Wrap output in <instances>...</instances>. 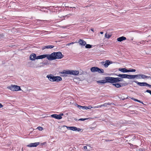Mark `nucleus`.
<instances>
[{
    "mask_svg": "<svg viewBox=\"0 0 151 151\" xmlns=\"http://www.w3.org/2000/svg\"><path fill=\"white\" fill-rule=\"evenodd\" d=\"M46 57L49 60H52L57 59H61L64 57L60 52H53L50 54H45Z\"/></svg>",
    "mask_w": 151,
    "mask_h": 151,
    "instance_id": "nucleus-1",
    "label": "nucleus"
},
{
    "mask_svg": "<svg viewBox=\"0 0 151 151\" xmlns=\"http://www.w3.org/2000/svg\"><path fill=\"white\" fill-rule=\"evenodd\" d=\"M60 74L64 75L69 74L73 75H77L79 73V72L78 71L73 70H64L63 72H60Z\"/></svg>",
    "mask_w": 151,
    "mask_h": 151,
    "instance_id": "nucleus-2",
    "label": "nucleus"
},
{
    "mask_svg": "<svg viewBox=\"0 0 151 151\" xmlns=\"http://www.w3.org/2000/svg\"><path fill=\"white\" fill-rule=\"evenodd\" d=\"M109 79L110 83H111L122 81H123V79L119 77L114 78L109 77Z\"/></svg>",
    "mask_w": 151,
    "mask_h": 151,
    "instance_id": "nucleus-3",
    "label": "nucleus"
},
{
    "mask_svg": "<svg viewBox=\"0 0 151 151\" xmlns=\"http://www.w3.org/2000/svg\"><path fill=\"white\" fill-rule=\"evenodd\" d=\"M91 71L93 73L98 72L99 73H103L104 72L103 69L97 67H93L91 68Z\"/></svg>",
    "mask_w": 151,
    "mask_h": 151,
    "instance_id": "nucleus-4",
    "label": "nucleus"
},
{
    "mask_svg": "<svg viewBox=\"0 0 151 151\" xmlns=\"http://www.w3.org/2000/svg\"><path fill=\"white\" fill-rule=\"evenodd\" d=\"M12 91H17L21 90L20 87L17 85H11V86L7 87Z\"/></svg>",
    "mask_w": 151,
    "mask_h": 151,
    "instance_id": "nucleus-5",
    "label": "nucleus"
},
{
    "mask_svg": "<svg viewBox=\"0 0 151 151\" xmlns=\"http://www.w3.org/2000/svg\"><path fill=\"white\" fill-rule=\"evenodd\" d=\"M117 76L120 77L122 78H127L129 79H131V75H129L126 74H119L116 75Z\"/></svg>",
    "mask_w": 151,
    "mask_h": 151,
    "instance_id": "nucleus-6",
    "label": "nucleus"
},
{
    "mask_svg": "<svg viewBox=\"0 0 151 151\" xmlns=\"http://www.w3.org/2000/svg\"><path fill=\"white\" fill-rule=\"evenodd\" d=\"M105 104L102 105H98L97 106H84V109H91V108L96 109L98 108H100L102 106H106V105Z\"/></svg>",
    "mask_w": 151,
    "mask_h": 151,
    "instance_id": "nucleus-7",
    "label": "nucleus"
},
{
    "mask_svg": "<svg viewBox=\"0 0 151 151\" xmlns=\"http://www.w3.org/2000/svg\"><path fill=\"white\" fill-rule=\"evenodd\" d=\"M102 65L104 66L105 68H107L108 66L112 63L111 61L109 60H106L105 62L103 61L101 62Z\"/></svg>",
    "mask_w": 151,
    "mask_h": 151,
    "instance_id": "nucleus-8",
    "label": "nucleus"
},
{
    "mask_svg": "<svg viewBox=\"0 0 151 151\" xmlns=\"http://www.w3.org/2000/svg\"><path fill=\"white\" fill-rule=\"evenodd\" d=\"M105 80H102L97 81V83H110L109 77H106L105 78Z\"/></svg>",
    "mask_w": 151,
    "mask_h": 151,
    "instance_id": "nucleus-9",
    "label": "nucleus"
},
{
    "mask_svg": "<svg viewBox=\"0 0 151 151\" xmlns=\"http://www.w3.org/2000/svg\"><path fill=\"white\" fill-rule=\"evenodd\" d=\"M39 142H36L34 143H31L27 145V146L29 147H35L39 145Z\"/></svg>",
    "mask_w": 151,
    "mask_h": 151,
    "instance_id": "nucleus-10",
    "label": "nucleus"
},
{
    "mask_svg": "<svg viewBox=\"0 0 151 151\" xmlns=\"http://www.w3.org/2000/svg\"><path fill=\"white\" fill-rule=\"evenodd\" d=\"M55 77L52 74L48 75L46 77L48 78L49 80L51 82H54Z\"/></svg>",
    "mask_w": 151,
    "mask_h": 151,
    "instance_id": "nucleus-11",
    "label": "nucleus"
},
{
    "mask_svg": "<svg viewBox=\"0 0 151 151\" xmlns=\"http://www.w3.org/2000/svg\"><path fill=\"white\" fill-rule=\"evenodd\" d=\"M132 82H134L140 86H146L147 83L146 82H139L137 81H134Z\"/></svg>",
    "mask_w": 151,
    "mask_h": 151,
    "instance_id": "nucleus-12",
    "label": "nucleus"
},
{
    "mask_svg": "<svg viewBox=\"0 0 151 151\" xmlns=\"http://www.w3.org/2000/svg\"><path fill=\"white\" fill-rule=\"evenodd\" d=\"M29 59L30 60L34 61L36 59V55L34 53L31 54L29 56Z\"/></svg>",
    "mask_w": 151,
    "mask_h": 151,
    "instance_id": "nucleus-13",
    "label": "nucleus"
},
{
    "mask_svg": "<svg viewBox=\"0 0 151 151\" xmlns=\"http://www.w3.org/2000/svg\"><path fill=\"white\" fill-rule=\"evenodd\" d=\"M51 116L53 117L54 118L56 119H60L62 118V117L60 116V115H58L57 114H52L51 115Z\"/></svg>",
    "mask_w": 151,
    "mask_h": 151,
    "instance_id": "nucleus-14",
    "label": "nucleus"
},
{
    "mask_svg": "<svg viewBox=\"0 0 151 151\" xmlns=\"http://www.w3.org/2000/svg\"><path fill=\"white\" fill-rule=\"evenodd\" d=\"M141 74H139L135 75H131V79H134L136 78L137 79H141Z\"/></svg>",
    "mask_w": 151,
    "mask_h": 151,
    "instance_id": "nucleus-15",
    "label": "nucleus"
},
{
    "mask_svg": "<svg viewBox=\"0 0 151 151\" xmlns=\"http://www.w3.org/2000/svg\"><path fill=\"white\" fill-rule=\"evenodd\" d=\"M79 44L81 45L85 46L86 44V42L83 40L80 39L78 42Z\"/></svg>",
    "mask_w": 151,
    "mask_h": 151,
    "instance_id": "nucleus-16",
    "label": "nucleus"
},
{
    "mask_svg": "<svg viewBox=\"0 0 151 151\" xmlns=\"http://www.w3.org/2000/svg\"><path fill=\"white\" fill-rule=\"evenodd\" d=\"M62 80V78L58 76H55L54 79V81L59 82L61 81Z\"/></svg>",
    "mask_w": 151,
    "mask_h": 151,
    "instance_id": "nucleus-17",
    "label": "nucleus"
},
{
    "mask_svg": "<svg viewBox=\"0 0 151 151\" xmlns=\"http://www.w3.org/2000/svg\"><path fill=\"white\" fill-rule=\"evenodd\" d=\"M118 70L122 73H125L128 72V69L125 68H119Z\"/></svg>",
    "mask_w": 151,
    "mask_h": 151,
    "instance_id": "nucleus-18",
    "label": "nucleus"
},
{
    "mask_svg": "<svg viewBox=\"0 0 151 151\" xmlns=\"http://www.w3.org/2000/svg\"><path fill=\"white\" fill-rule=\"evenodd\" d=\"M46 58L45 54L41 55L38 56H36V59H40Z\"/></svg>",
    "mask_w": 151,
    "mask_h": 151,
    "instance_id": "nucleus-19",
    "label": "nucleus"
},
{
    "mask_svg": "<svg viewBox=\"0 0 151 151\" xmlns=\"http://www.w3.org/2000/svg\"><path fill=\"white\" fill-rule=\"evenodd\" d=\"M126 40V37L124 36H122L119 37L117 39V41L120 42H121L123 40Z\"/></svg>",
    "mask_w": 151,
    "mask_h": 151,
    "instance_id": "nucleus-20",
    "label": "nucleus"
},
{
    "mask_svg": "<svg viewBox=\"0 0 151 151\" xmlns=\"http://www.w3.org/2000/svg\"><path fill=\"white\" fill-rule=\"evenodd\" d=\"M70 130L73 131H77L78 132L80 131L81 129L79 128H78L76 127H71V129Z\"/></svg>",
    "mask_w": 151,
    "mask_h": 151,
    "instance_id": "nucleus-21",
    "label": "nucleus"
},
{
    "mask_svg": "<svg viewBox=\"0 0 151 151\" xmlns=\"http://www.w3.org/2000/svg\"><path fill=\"white\" fill-rule=\"evenodd\" d=\"M120 84H122V83H112V85L115 86L117 88H119L122 86H123V85L122 84L121 85Z\"/></svg>",
    "mask_w": 151,
    "mask_h": 151,
    "instance_id": "nucleus-22",
    "label": "nucleus"
},
{
    "mask_svg": "<svg viewBox=\"0 0 151 151\" xmlns=\"http://www.w3.org/2000/svg\"><path fill=\"white\" fill-rule=\"evenodd\" d=\"M54 46L52 45H46L43 47L42 49L44 50L45 49H49L53 48Z\"/></svg>",
    "mask_w": 151,
    "mask_h": 151,
    "instance_id": "nucleus-23",
    "label": "nucleus"
},
{
    "mask_svg": "<svg viewBox=\"0 0 151 151\" xmlns=\"http://www.w3.org/2000/svg\"><path fill=\"white\" fill-rule=\"evenodd\" d=\"M141 79H145L146 78H149V77L146 75H144L143 74H141Z\"/></svg>",
    "mask_w": 151,
    "mask_h": 151,
    "instance_id": "nucleus-24",
    "label": "nucleus"
},
{
    "mask_svg": "<svg viewBox=\"0 0 151 151\" xmlns=\"http://www.w3.org/2000/svg\"><path fill=\"white\" fill-rule=\"evenodd\" d=\"M132 99L133 100H134L135 101H137L139 103H142V104H144V103L142 102L141 101H140V100H139L137 99H135L134 98H132Z\"/></svg>",
    "mask_w": 151,
    "mask_h": 151,
    "instance_id": "nucleus-25",
    "label": "nucleus"
},
{
    "mask_svg": "<svg viewBox=\"0 0 151 151\" xmlns=\"http://www.w3.org/2000/svg\"><path fill=\"white\" fill-rule=\"evenodd\" d=\"M85 47L86 48H90L92 47V45L90 44H86Z\"/></svg>",
    "mask_w": 151,
    "mask_h": 151,
    "instance_id": "nucleus-26",
    "label": "nucleus"
},
{
    "mask_svg": "<svg viewBox=\"0 0 151 151\" xmlns=\"http://www.w3.org/2000/svg\"><path fill=\"white\" fill-rule=\"evenodd\" d=\"M77 105V107L80 109H84V106H82L79 105L78 104H76Z\"/></svg>",
    "mask_w": 151,
    "mask_h": 151,
    "instance_id": "nucleus-27",
    "label": "nucleus"
},
{
    "mask_svg": "<svg viewBox=\"0 0 151 151\" xmlns=\"http://www.w3.org/2000/svg\"><path fill=\"white\" fill-rule=\"evenodd\" d=\"M111 36V35H109V34H107V33H106L105 35V37L107 38H109Z\"/></svg>",
    "mask_w": 151,
    "mask_h": 151,
    "instance_id": "nucleus-28",
    "label": "nucleus"
},
{
    "mask_svg": "<svg viewBox=\"0 0 151 151\" xmlns=\"http://www.w3.org/2000/svg\"><path fill=\"white\" fill-rule=\"evenodd\" d=\"M40 64H42V65H41L40 66V67L43 66L47 65V63H44L43 62H42L40 63Z\"/></svg>",
    "mask_w": 151,
    "mask_h": 151,
    "instance_id": "nucleus-29",
    "label": "nucleus"
},
{
    "mask_svg": "<svg viewBox=\"0 0 151 151\" xmlns=\"http://www.w3.org/2000/svg\"><path fill=\"white\" fill-rule=\"evenodd\" d=\"M136 71V70L134 69H128V72H135Z\"/></svg>",
    "mask_w": 151,
    "mask_h": 151,
    "instance_id": "nucleus-30",
    "label": "nucleus"
},
{
    "mask_svg": "<svg viewBox=\"0 0 151 151\" xmlns=\"http://www.w3.org/2000/svg\"><path fill=\"white\" fill-rule=\"evenodd\" d=\"M88 118H81L79 119H78L79 121H84L88 119Z\"/></svg>",
    "mask_w": 151,
    "mask_h": 151,
    "instance_id": "nucleus-31",
    "label": "nucleus"
},
{
    "mask_svg": "<svg viewBox=\"0 0 151 151\" xmlns=\"http://www.w3.org/2000/svg\"><path fill=\"white\" fill-rule=\"evenodd\" d=\"M37 129L40 131H42L43 129V128L41 127H37Z\"/></svg>",
    "mask_w": 151,
    "mask_h": 151,
    "instance_id": "nucleus-32",
    "label": "nucleus"
},
{
    "mask_svg": "<svg viewBox=\"0 0 151 151\" xmlns=\"http://www.w3.org/2000/svg\"><path fill=\"white\" fill-rule=\"evenodd\" d=\"M146 92L149 93L151 95V91L149 90H147L146 91Z\"/></svg>",
    "mask_w": 151,
    "mask_h": 151,
    "instance_id": "nucleus-33",
    "label": "nucleus"
},
{
    "mask_svg": "<svg viewBox=\"0 0 151 151\" xmlns=\"http://www.w3.org/2000/svg\"><path fill=\"white\" fill-rule=\"evenodd\" d=\"M63 127H66V128L68 129H69V130H70L71 129V127H68V126H63Z\"/></svg>",
    "mask_w": 151,
    "mask_h": 151,
    "instance_id": "nucleus-34",
    "label": "nucleus"
},
{
    "mask_svg": "<svg viewBox=\"0 0 151 151\" xmlns=\"http://www.w3.org/2000/svg\"><path fill=\"white\" fill-rule=\"evenodd\" d=\"M73 15V14H69L68 15H65L64 16V17H69V15Z\"/></svg>",
    "mask_w": 151,
    "mask_h": 151,
    "instance_id": "nucleus-35",
    "label": "nucleus"
},
{
    "mask_svg": "<svg viewBox=\"0 0 151 151\" xmlns=\"http://www.w3.org/2000/svg\"><path fill=\"white\" fill-rule=\"evenodd\" d=\"M146 86H148L150 88H151V85L148 84L147 83Z\"/></svg>",
    "mask_w": 151,
    "mask_h": 151,
    "instance_id": "nucleus-36",
    "label": "nucleus"
},
{
    "mask_svg": "<svg viewBox=\"0 0 151 151\" xmlns=\"http://www.w3.org/2000/svg\"><path fill=\"white\" fill-rule=\"evenodd\" d=\"M144 42H148V41L145 40V41H142L140 42V43L141 44L143 43H144Z\"/></svg>",
    "mask_w": 151,
    "mask_h": 151,
    "instance_id": "nucleus-37",
    "label": "nucleus"
},
{
    "mask_svg": "<svg viewBox=\"0 0 151 151\" xmlns=\"http://www.w3.org/2000/svg\"><path fill=\"white\" fill-rule=\"evenodd\" d=\"M74 43L73 42H72L70 43L69 44H67L66 45L69 46V45H70L73 44Z\"/></svg>",
    "mask_w": 151,
    "mask_h": 151,
    "instance_id": "nucleus-38",
    "label": "nucleus"
},
{
    "mask_svg": "<svg viewBox=\"0 0 151 151\" xmlns=\"http://www.w3.org/2000/svg\"><path fill=\"white\" fill-rule=\"evenodd\" d=\"M83 148L84 149H87V147L86 146H84L83 147Z\"/></svg>",
    "mask_w": 151,
    "mask_h": 151,
    "instance_id": "nucleus-39",
    "label": "nucleus"
},
{
    "mask_svg": "<svg viewBox=\"0 0 151 151\" xmlns=\"http://www.w3.org/2000/svg\"><path fill=\"white\" fill-rule=\"evenodd\" d=\"M59 115H60L61 116H62L63 115V113H61L59 114Z\"/></svg>",
    "mask_w": 151,
    "mask_h": 151,
    "instance_id": "nucleus-40",
    "label": "nucleus"
},
{
    "mask_svg": "<svg viewBox=\"0 0 151 151\" xmlns=\"http://www.w3.org/2000/svg\"><path fill=\"white\" fill-rule=\"evenodd\" d=\"M3 106L2 104H0V108H2Z\"/></svg>",
    "mask_w": 151,
    "mask_h": 151,
    "instance_id": "nucleus-41",
    "label": "nucleus"
},
{
    "mask_svg": "<svg viewBox=\"0 0 151 151\" xmlns=\"http://www.w3.org/2000/svg\"><path fill=\"white\" fill-rule=\"evenodd\" d=\"M45 144H46V142H43V143H42V145H45Z\"/></svg>",
    "mask_w": 151,
    "mask_h": 151,
    "instance_id": "nucleus-42",
    "label": "nucleus"
},
{
    "mask_svg": "<svg viewBox=\"0 0 151 151\" xmlns=\"http://www.w3.org/2000/svg\"><path fill=\"white\" fill-rule=\"evenodd\" d=\"M62 27L63 28H65L67 27L66 26H63Z\"/></svg>",
    "mask_w": 151,
    "mask_h": 151,
    "instance_id": "nucleus-43",
    "label": "nucleus"
},
{
    "mask_svg": "<svg viewBox=\"0 0 151 151\" xmlns=\"http://www.w3.org/2000/svg\"><path fill=\"white\" fill-rule=\"evenodd\" d=\"M91 30L93 32H94V29L93 28H91Z\"/></svg>",
    "mask_w": 151,
    "mask_h": 151,
    "instance_id": "nucleus-44",
    "label": "nucleus"
},
{
    "mask_svg": "<svg viewBox=\"0 0 151 151\" xmlns=\"http://www.w3.org/2000/svg\"><path fill=\"white\" fill-rule=\"evenodd\" d=\"M61 76H67V75H61Z\"/></svg>",
    "mask_w": 151,
    "mask_h": 151,
    "instance_id": "nucleus-45",
    "label": "nucleus"
},
{
    "mask_svg": "<svg viewBox=\"0 0 151 151\" xmlns=\"http://www.w3.org/2000/svg\"><path fill=\"white\" fill-rule=\"evenodd\" d=\"M100 33L101 34H103V32H100Z\"/></svg>",
    "mask_w": 151,
    "mask_h": 151,
    "instance_id": "nucleus-46",
    "label": "nucleus"
},
{
    "mask_svg": "<svg viewBox=\"0 0 151 151\" xmlns=\"http://www.w3.org/2000/svg\"><path fill=\"white\" fill-rule=\"evenodd\" d=\"M2 37L0 34V39L1 38V37Z\"/></svg>",
    "mask_w": 151,
    "mask_h": 151,
    "instance_id": "nucleus-47",
    "label": "nucleus"
},
{
    "mask_svg": "<svg viewBox=\"0 0 151 151\" xmlns=\"http://www.w3.org/2000/svg\"><path fill=\"white\" fill-rule=\"evenodd\" d=\"M149 77V78H150L151 79V76H148Z\"/></svg>",
    "mask_w": 151,
    "mask_h": 151,
    "instance_id": "nucleus-48",
    "label": "nucleus"
},
{
    "mask_svg": "<svg viewBox=\"0 0 151 151\" xmlns=\"http://www.w3.org/2000/svg\"><path fill=\"white\" fill-rule=\"evenodd\" d=\"M74 120H76V121H77V120H77V119H74Z\"/></svg>",
    "mask_w": 151,
    "mask_h": 151,
    "instance_id": "nucleus-49",
    "label": "nucleus"
},
{
    "mask_svg": "<svg viewBox=\"0 0 151 151\" xmlns=\"http://www.w3.org/2000/svg\"><path fill=\"white\" fill-rule=\"evenodd\" d=\"M105 104H106V103ZM107 104H109V103H107Z\"/></svg>",
    "mask_w": 151,
    "mask_h": 151,
    "instance_id": "nucleus-50",
    "label": "nucleus"
},
{
    "mask_svg": "<svg viewBox=\"0 0 151 151\" xmlns=\"http://www.w3.org/2000/svg\"><path fill=\"white\" fill-rule=\"evenodd\" d=\"M113 104V103H111L110 104Z\"/></svg>",
    "mask_w": 151,
    "mask_h": 151,
    "instance_id": "nucleus-51",
    "label": "nucleus"
},
{
    "mask_svg": "<svg viewBox=\"0 0 151 151\" xmlns=\"http://www.w3.org/2000/svg\"><path fill=\"white\" fill-rule=\"evenodd\" d=\"M0 104H1V103H0Z\"/></svg>",
    "mask_w": 151,
    "mask_h": 151,
    "instance_id": "nucleus-52",
    "label": "nucleus"
},
{
    "mask_svg": "<svg viewBox=\"0 0 151 151\" xmlns=\"http://www.w3.org/2000/svg\"><path fill=\"white\" fill-rule=\"evenodd\" d=\"M150 5H151V4Z\"/></svg>",
    "mask_w": 151,
    "mask_h": 151,
    "instance_id": "nucleus-53",
    "label": "nucleus"
}]
</instances>
